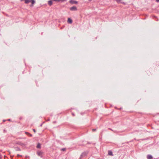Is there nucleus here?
I'll return each instance as SVG.
<instances>
[{
    "instance_id": "obj_2",
    "label": "nucleus",
    "mask_w": 159,
    "mask_h": 159,
    "mask_svg": "<svg viewBox=\"0 0 159 159\" xmlns=\"http://www.w3.org/2000/svg\"><path fill=\"white\" fill-rule=\"evenodd\" d=\"M16 144H18L22 146H25L26 145L25 143H21L20 141H17L16 143Z\"/></svg>"
},
{
    "instance_id": "obj_24",
    "label": "nucleus",
    "mask_w": 159,
    "mask_h": 159,
    "mask_svg": "<svg viewBox=\"0 0 159 159\" xmlns=\"http://www.w3.org/2000/svg\"><path fill=\"white\" fill-rule=\"evenodd\" d=\"M44 122H43V123H42V124H41L40 125V127H42V125H43V123H44Z\"/></svg>"
},
{
    "instance_id": "obj_19",
    "label": "nucleus",
    "mask_w": 159,
    "mask_h": 159,
    "mask_svg": "<svg viewBox=\"0 0 159 159\" xmlns=\"http://www.w3.org/2000/svg\"><path fill=\"white\" fill-rule=\"evenodd\" d=\"M33 6L34 4H31L30 5V7H33Z\"/></svg>"
},
{
    "instance_id": "obj_25",
    "label": "nucleus",
    "mask_w": 159,
    "mask_h": 159,
    "mask_svg": "<svg viewBox=\"0 0 159 159\" xmlns=\"http://www.w3.org/2000/svg\"><path fill=\"white\" fill-rule=\"evenodd\" d=\"M25 157H26V158H28H28H29V157H29V156H25Z\"/></svg>"
},
{
    "instance_id": "obj_13",
    "label": "nucleus",
    "mask_w": 159,
    "mask_h": 159,
    "mask_svg": "<svg viewBox=\"0 0 159 159\" xmlns=\"http://www.w3.org/2000/svg\"><path fill=\"white\" fill-rule=\"evenodd\" d=\"M25 3L26 4H27L30 2V0H25Z\"/></svg>"
},
{
    "instance_id": "obj_6",
    "label": "nucleus",
    "mask_w": 159,
    "mask_h": 159,
    "mask_svg": "<svg viewBox=\"0 0 159 159\" xmlns=\"http://www.w3.org/2000/svg\"><path fill=\"white\" fill-rule=\"evenodd\" d=\"M67 22L70 24H71L72 23V20L70 18H69L68 19Z\"/></svg>"
},
{
    "instance_id": "obj_5",
    "label": "nucleus",
    "mask_w": 159,
    "mask_h": 159,
    "mask_svg": "<svg viewBox=\"0 0 159 159\" xmlns=\"http://www.w3.org/2000/svg\"><path fill=\"white\" fill-rule=\"evenodd\" d=\"M86 155V153L85 152H83L81 154V155L79 159H81L82 158L85 156Z\"/></svg>"
},
{
    "instance_id": "obj_15",
    "label": "nucleus",
    "mask_w": 159,
    "mask_h": 159,
    "mask_svg": "<svg viewBox=\"0 0 159 159\" xmlns=\"http://www.w3.org/2000/svg\"><path fill=\"white\" fill-rule=\"evenodd\" d=\"M66 150V148H62V149H61V151H65V150Z\"/></svg>"
},
{
    "instance_id": "obj_21",
    "label": "nucleus",
    "mask_w": 159,
    "mask_h": 159,
    "mask_svg": "<svg viewBox=\"0 0 159 159\" xmlns=\"http://www.w3.org/2000/svg\"><path fill=\"white\" fill-rule=\"evenodd\" d=\"M33 131H34V133H36V130H35V129H33Z\"/></svg>"
},
{
    "instance_id": "obj_28",
    "label": "nucleus",
    "mask_w": 159,
    "mask_h": 159,
    "mask_svg": "<svg viewBox=\"0 0 159 159\" xmlns=\"http://www.w3.org/2000/svg\"><path fill=\"white\" fill-rule=\"evenodd\" d=\"M89 1L91 2L92 1V0H88Z\"/></svg>"
},
{
    "instance_id": "obj_18",
    "label": "nucleus",
    "mask_w": 159,
    "mask_h": 159,
    "mask_svg": "<svg viewBox=\"0 0 159 159\" xmlns=\"http://www.w3.org/2000/svg\"><path fill=\"white\" fill-rule=\"evenodd\" d=\"M17 157H21L22 156L21 155H20V154H18L17 155Z\"/></svg>"
},
{
    "instance_id": "obj_9",
    "label": "nucleus",
    "mask_w": 159,
    "mask_h": 159,
    "mask_svg": "<svg viewBox=\"0 0 159 159\" xmlns=\"http://www.w3.org/2000/svg\"><path fill=\"white\" fill-rule=\"evenodd\" d=\"M147 158L148 159H152V157L151 155H148L147 156Z\"/></svg>"
},
{
    "instance_id": "obj_34",
    "label": "nucleus",
    "mask_w": 159,
    "mask_h": 159,
    "mask_svg": "<svg viewBox=\"0 0 159 159\" xmlns=\"http://www.w3.org/2000/svg\"><path fill=\"white\" fill-rule=\"evenodd\" d=\"M23 0H20V1H23Z\"/></svg>"
},
{
    "instance_id": "obj_31",
    "label": "nucleus",
    "mask_w": 159,
    "mask_h": 159,
    "mask_svg": "<svg viewBox=\"0 0 159 159\" xmlns=\"http://www.w3.org/2000/svg\"><path fill=\"white\" fill-rule=\"evenodd\" d=\"M72 115H73V116H74V114L73 113H72Z\"/></svg>"
},
{
    "instance_id": "obj_3",
    "label": "nucleus",
    "mask_w": 159,
    "mask_h": 159,
    "mask_svg": "<svg viewBox=\"0 0 159 159\" xmlns=\"http://www.w3.org/2000/svg\"><path fill=\"white\" fill-rule=\"evenodd\" d=\"M69 2L70 3L72 4H77L78 3V2L77 1L74 0H70Z\"/></svg>"
},
{
    "instance_id": "obj_10",
    "label": "nucleus",
    "mask_w": 159,
    "mask_h": 159,
    "mask_svg": "<svg viewBox=\"0 0 159 159\" xmlns=\"http://www.w3.org/2000/svg\"><path fill=\"white\" fill-rule=\"evenodd\" d=\"M16 151H21L20 149L18 147H15L14 148Z\"/></svg>"
},
{
    "instance_id": "obj_1",
    "label": "nucleus",
    "mask_w": 159,
    "mask_h": 159,
    "mask_svg": "<svg viewBox=\"0 0 159 159\" xmlns=\"http://www.w3.org/2000/svg\"><path fill=\"white\" fill-rule=\"evenodd\" d=\"M43 152L41 151H37V154L38 156L40 157L41 158L43 157Z\"/></svg>"
},
{
    "instance_id": "obj_14",
    "label": "nucleus",
    "mask_w": 159,
    "mask_h": 159,
    "mask_svg": "<svg viewBox=\"0 0 159 159\" xmlns=\"http://www.w3.org/2000/svg\"><path fill=\"white\" fill-rule=\"evenodd\" d=\"M30 1L32 4H34L35 3V1L34 0H30Z\"/></svg>"
},
{
    "instance_id": "obj_17",
    "label": "nucleus",
    "mask_w": 159,
    "mask_h": 159,
    "mask_svg": "<svg viewBox=\"0 0 159 159\" xmlns=\"http://www.w3.org/2000/svg\"><path fill=\"white\" fill-rule=\"evenodd\" d=\"M66 0H60V2H63L64 1H66Z\"/></svg>"
},
{
    "instance_id": "obj_20",
    "label": "nucleus",
    "mask_w": 159,
    "mask_h": 159,
    "mask_svg": "<svg viewBox=\"0 0 159 159\" xmlns=\"http://www.w3.org/2000/svg\"><path fill=\"white\" fill-rule=\"evenodd\" d=\"M53 1H57L58 2H60V0H53Z\"/></svg>"
},
{
    "instance_id": "obj_8",
    "label": "nucleus",
    "mask_w": 159,
    "mask_h": 159,
    "mask_svg": "<svg viewBox=\"0 0 159 159\" xmlns=\"http://www.w3.org/2000/svg\"><path fill=\"white\" fill-rule=\"evenodd\" d=\"M108 154L109 155L112 156H113V154L112 152L110 150H109L108 151Z\"/></svg>"
},
{
    "instance_id": "obj_12",
    "label": "nucleus",
    "mask_w": 159,
    "mask_h": 159,
    "mask_svg": "<svg viewBox=\"0 0 159 159\" xmlns=\"http://www.w3.org/2000/svg\"><path fill=\"white\" fill-rule=\"evenodd\" d=\"M25 134L27 135H28V136H30V137H32V134H30V133H28V132H25Z\"/></svg>"
},
{
    "instance_id": "obj_33",
    "label": "nucleus",
    "mask_w": 159,
    "mask_h": 159,
    "mask_svg": "<svg viewBox=\"0 0 159 159\" xmlns=\"http://www.w3.org/2000/svg\"><path fill=\"white\" fill-rule=\"evenodd\" d=\"M4 121H5V120H3Z\"/></svg>"
},
{
    "instance_id": "obj_29",
    "label": "nucleus",
    "mask_w": 159,
    "mask_h": 159,
    "mask_svg": "<svg viewBox=\"0 0 159 159\" xmlns=\"http://www.w3.org/2000/svg\"><path fill=\"white\" fill-rule=\"evenodd\" d=\"M154 17L156 18H157V17L156 16H154Z\"/></svg>"
},
{
    "instance_id": "obj_7",
    "label": "nucleus",
    "mask_w": 159,
    "mask_h": 159,
    "mask_svg": "<svg viewBox=\"0 0 159 159\" xmlns=\"http://www.w3.org/2000/svg\"><path fill=\"white\" fill-rule=\"evenodd\" d=\"M36 148H37L40 149L41 148V144L40 143H38L36 146Z\"/></svg>"
},
{
    "instance_id": "obj_16",
    "label": "nucleus",
    "mask_w": 159,
    "mask_h": 159,
    "mask_svg": "<svg viewBox=\"0 0 159 159\" xmlns=\"http://www.w3.org/2000/svg\"><path fill=\"white\" fill-rule=\"evenodd\" d=\"M96 130V129H92V130L93 131H95Z\"/></svg>"
},
{
    "instance_id": "obj_22",
    "label": "nucleus",
    "mask_w": 159,
    "mask_h": 159,
    "mask_svg": "<svg viewBox=\"0 0 159 159\" xmlns=\"http://www.w3.org/2000/svg\"><path fill=\"white\" fill-rule=\"evenodd\" d=\"M2 155L0 154V159H2Z\"/></svg>"
},
{
    "instance_id": "obj_32",
    "label": "nucleus",
    "mask_w": 159,
    "mask_h": 159,
    "mask_svg": "<svg viewBox=\"0 0 159 159\" xmlns=\"http://www.w3.org/2000/svg\"><path fill=\"white\" fill-rule=\"evenodd\" d=\"M55 122H56V121H54V123H55Z\"/></svg>"
},
{
    "instance_id": "obj_30",
    "label": "nucleus",
    "mask_w": 159,
    "mask_h": 159,
    "mask_svg": "<svg viewBox=\"0 0 159 159\" xmlns=\"http://www.w3.org/2000/svg\"><path fill=\"white\" fill-rule=\"evenodd\" d=\"M50 120L49 119L48 120V121H49Z\"/></svg>"
},
{
    "instance_id": "obj_23",
    "label": "nucleus",
    "mask_w": 159,
    "mask_h": 159,
    "mask_svg": "<svg viewBox=\"0 0 159 159\" xmlns=\"http://www.w3.org/2000/svg\"><path fill=\"white\" fill-rule=\"evenodd\" d=\"M156 1L157 2H159V0H156Z\"/></svg>"
},
{
    "instance_id": "obj_11",
    "label": "nucleus",
    "mask_w": 159,
    "mask_h": 159,
    "mask_svg": "<svg viewBox=\"0 0 159 159\" xmlns=\"http://www.w3.org/2000/svg\"><path fill=\"white\" fill-rule=\"evenodd\" d=\"M48 4L49 6H52V1L51 0L49 1L48 2Z\"/></svg>"
},
{
    "instance_id": "obj_27",
    "label": "nucleus",
    "mask_w": 159,
    "mask_h": 159,
    "mask_svg": "<svg viewBox=\"0 0 159 159\" xmlns=\"http://www.w3.org/2000/svg\"><path fill=\"white\" fill-rule=\"evenodd\" d=\"M8 121H10V119H8Z\"/></svg>"
},
{
    "instance_id": "obj_4",
    "label": "nucleus",
    "mask_w": 159,
    "mask_h": 159,
    "mask_svg": "<svg viewBox=\"0 0 159 159\" xmlns=\"http://www.w3.org/2000/svg\"><path fill=\"white\" fill-rule=\"evenodd\" d=\"M70 9L71 11H76L77 10V7L75 6L70 7Z\"/></svg>"
},
{
    "instance_id": "obj_26",
    "label": "nucleus",
    "mask_w": 159,
    "mask_h": 159,
    "mask_svg": "<svg viewBox=\"0 0 159 159\" xmlns=\"http://www.w3.org/2000/svg\"><path fill=\"white\" fill-rule=\"evenodd\" d=\"M108 129H110V130H111L112 131V129H111V128H109Z\"/></svg>"
}]
</instances>
